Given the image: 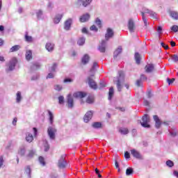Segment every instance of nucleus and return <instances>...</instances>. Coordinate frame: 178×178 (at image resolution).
<instances>
[{
  "instance_id": "55",
  "label": "nucleus",
  "mask_w": 178,
  "mask_h": 178,
  "mask_svg": "<svg viewBox=\"0 0 178 178\" xmlns=\"http://www.w3.org/2000/svg\"><path fill=\"white\" fill-rule=\"evenodd\" d=\"M142 84H143V81L141 79H138L136 81V86L138 87H141Z\"/></svg>"
},
{
  "instance_id": "62",
  "label": "nucleus",
  "mask_w": 178,
  "mask_h": 178,
  "mask_svg": "<svg viewBox=\"0 0 178 178\" xmlns=\"http://www.w3.org/2000/svg\"><path fill=\"white\" fill-rule=\"evenodd\" d=\"M140 80H141L142 81H145V80H147V76H145V75L144 74H141Z\"/></svg>"
},
{
  "instance_id": "14",
  "label": "nucleus",
  "mask_w": 178,
  "mask_h": 178,
  "mask_svg": "<svg viewBox=\"0 0 178 178\" xmlns=\"http://www.w3.org/2000/svg\"><path fill=\"white\" fill-rule=\"evenodd\" d=\"M88 20H90V15L88 13L83 14L79 18L81 23H86V22H88Z\"/></svg>"
},
{
  "instance_id": "36",
  "label": "nucleus",
  "mask_w": 178,
  "mask_h": 178,
  "mask_svg": "<svg viewBox=\"0 0 178 178\" xmlns=\"http://www.w3.org/2000/svg\"><path fill=\"white\" fill-rule=\"evenodd\" d=\"M35 155V152L34 150H30L29 153L26 155V158L30 159V158H33Z\"/></svg>"
},
{
  "instance_id": "30",
  "label": "nucleus",
  "mask_w": 178,
  "mask_h": 178,
  "mask_svg": "<svg viewBox=\"0 0 178 178\" xmlns=\"http://www.w3.org/2000/svg\"><path fill=\"white\" fill-rule=\"evenodd\" d=\"M20 48H22V47H20V45H18V44L13 46L10 49V52H17V51H19V49H20Z\"/></svg>"
},
{
  "instance_id": "29",
  "label": "nucleus",
  "mask_w": 178,
  "mask_h": 178,
  "mask_svg": "<svg viewBox=\"0 0 178 178\" xmlns=\"http://www.w3.org/2000/svg\"><path fill=\"white\" fill-rule=\"evenodd\" d=\"M16 95V102L17 104H20V102H22V99H23V97H22V92H20V91H18Z\"/></svg>"
},
{
  "instance_id": "54",
  "label": "nucleus",
  "mask_w": 178,
  "mask_h": 178,
  "mask_svg": "<svg viewBox=\"0 0 178 178\" xmlns=\"http://www.w3.org/2000/svg\"><path fill=\"white\" fill-rule=\"evenodd\" d=\"M90 30H91V31H98V28H97L95 25H92L90 26Z\"/></svg>"
},
{
  "instance_id": "60",
  "label": "nucleus",
  "mask_w": 178,
  "mask_h": 178,
  "mask_svg": "<svg viewBox=\"0 0 178 178\" xmlns=\"http://www.w3.org/2000/svg\"><path fill=\"white\" fill-rule=\"evenodd\" d=\"M49 150V145H48V142H46V145H44V151L47 152Z\"/></svg>"
},
{
  "instance_id": "42",
  "label": "nucleus",
  "mask_w": 178,
  "mask_h": 178,
  "mask_svg": "<svg viewBox=\"0 0 178 178\" xmlns=\"http://www.w3.org/2000/svg\"><path fill=\"white\" fill-rule=\"evenodd\" d=\"M101 126H102L101 122H94L92 124V127H94V129H99L101 128Z\"/></svg>"
},
{
  "instance_id": "20",
  "label": "nucleus",
  "mask_w": 178,
  "mask_h": 178,
  "mask_svg": "<svg viewBox=\"0 0 178 178\" xmlns=\"http://www.w3.org/2000/svg\"><path fill=\"white\" fill-rule=\"evenodd\" d=\"M25 58L26 60H31L33 59V51L31 50H26Z\"/></svg>"
},
{
  "instance_id": "22",
  "label": "nucleus",
  "mask_w": 178,
  "mask_h": 178,
  "mask_svg": "<svg viewBox=\"0 0 178 178\" xmlns=\"http://www.w3.org/2000/svg\"><path fill=\"white\" fill-rule=\"evenodd\" d=\"M146 73H151L154 72V65L152 64H147L145 67Z\"/></svg>"
},
{
  "instance_id": "34",
  "label": "nucleus",
  "mask_w": 178,
  "mask_h": 178,
  "mask_svg": "<svg viewBox=\"0 0 178 178\" xmlns=\"http://www.w3.org/2000/svg\"><path fill=\"white\" fill-rule=\"evenodd\" d=\"M114 92H115V91L113 90V87L110 88L109 92H108V99H109V101H111V99H112Z\"/></svg>"
},
{
  "instance_id": "24",
  "label": "nucleus",
  "mask_w": 178,
  "mask_h": 178,
  "mask_svg": "<svg viewBox=\"0 0 178 178\" xmlns=\"http://www.w3.org/2000/svg\"><path fill=\"white\" fill-rule=\"evenodd\" d=\"M79 2H81L83 8H87V6H89L90 5L91 2H92V0H78Z\"/></svg>"
},
{
  "instance_id": "63",
  "label": "nucleus",
  "mask_w": 178,
  "mask_h": 178,
  "mask_svg": "<svg viewBox=\"0 0 178 178\" xmlns=\"http://www.w3.org/2000/svg\"><path fill=\"white\" fill-rule=\"evenodd\" d=\"M17 123V118H15L13 120L12 124L13 126H16V124Z\"/></svg>"
},
{
  "instance_id": "9",
  "label": "nucleus",
  "mask_w": 178,
  "mask_h": 178,
  "mask_svg": "<svg viewBox=\"0 0 178 178\" xmlns=\"http://www.w3.org/2000/svg\"><path fill=\"white\" fill-rule=\"evenodd\" d=\"M45 48L48 52H54L55 49V44L51 42H47L45 44Z\"/></svg>"
},
{
  "instance_id": "16",
  "label": "nucleus",
  "mask_w": 178,
  "mask_h": 178,
  "mask_svg": "<svg viewBox=\"0 0 178 178\" xmlns=\"http://www.w3.org/2000/svg\"><path fill=\"white\" fill-rule=\"evenodd\" d=\"M106 49V41L102 40L101 44L99 46V52L104 53Z\"/></svg>"
},
{
  "instance_id": "38",
  "label": "nucleus",
  "mask_w": 178,
  "mask_h": 178,
  "mask_svg": "<svg viewBox=\"0 0 178 178\" xmlns=\"http://www.w3.org/2000/svg\"><path fill=\"white\" fill-rule=\"evenodd\" d=\"M134 170H133L132 168H128L126 170V175L127 176H130L131 175H133Z\"/></svg>"
},
{
  "instance_id": "57",
  "label": "nucleus",
  "mask_w": 178,
  "mask_h": 178,
  "mask_svg": "<svg viewBox=\"0 0 178 178\" xmlns=\"http://www.w3.org/2000/svg\"><path fill=\"white\" fill-rule=\"evenodd\" d=\"M152 11V10H151L147 8H143V12H144L145 13H148L149 15H150V13H151Z\"/></svg>"
},
{
  "instance_id": "32",
  "label": "nucleus",
  "mask_w": 178,
  "mask_h": 178,
  "mask_svg": "<svg viewBox=\"0 0 178 178\" xmlns=\"http://www.w3.org/2000/svg\"><path fill=\"white\" fill-rule=\"evenodd\" d=\"M49 116V123L50 124H54V113L51 112V111H48Z\"/></svg>"
},
{
  "instance_id": "13",
  "label": "nucleus",
  "mask_w": 178,
  "mask_h": 178,
  "mask_svg": "<svg viewBox=\"0 0 178 178\" xmlns=\"http://www.w3.org/2000/svg\"><path fill=\"white\" fill-rule=\"evenodd\" d=\"M85 97H87V93L84 92H76L73 94L74 98H85Z\"/></svg>"
},
{
  "instance_id": "19",
  "label": "nucleus",
  "mask_w": 178,
  "mask_h": 178,
  "mask_svg": "<svg viewBox=\"0 0 178 178\" xmlns=\"http://www.w3.org/2000/svg\"><path fill=\"white\" fill-rule=\"evenodd\" d=\"M97 67H98V63L97 62H94L90 70V72L92 74L91 76H94V73L97 71Z\"/></svg>"
},
{
  "instance_id": "47",
  "label": "nucleus",
  "mask_w": 178,
  "mask_h": 178,
  "mask_svg": "<svg viewBox=\"0 0 178 178\" xmlns=\"http://www.w3.org/2000/svg\"><path fill=\"white\" fill-rule=\"evenodd\" d=\"M172 31H174V33H177L178 32V26L177 25H173L171 27Z\"/></svg>"
},
{
  "instance_id": "7",
  "label": "nucleus",
  "mask_w": 178,
  "mask_h": 178,
  "mask_svg": "<svg viewBox=\"0 0 178 178\" xmlns=\"http://www.w3.org/2000/svg\"><path fill=\"white\" fill-rule=\"evenodd\" d=\"M114 35L113 30L111 28H108L106 30V33L105 34V40L106 41H109L111 38H112Z\"/></svg>"
},
{
  "instance_id": "6",
  "label": "nucleus",
  "mask_w": 178,
  "mask_h": 178,
  "mask_svg": "<svg viewBox=\"0 0 178 178\" xmlns=\"http://www.w3.org/2000/svg\"><path fill=\"white\" fill-rule=\"evenodd\" d=\"M131 154L134 158H136V159H143V155H141V153L136 149H132L131 150Z\"/></svg>"
},
{
  "instance_id": "56",
  "label": "nucleus",
  "mask_w": 178,
  "mask_h": 178,
  "mask_svg": "<svg viewBox=\"0 0 178 178\" xmlns=\"http://www.w3.org/2000/svg\"><path fill=\"white\" fill-rule=\"evenodd\" d=\"M104 87H106V83L104 81H101L99 88H104Z\"/></svg>"
},
{
  "instance_id": "43",
  "label": "nucleus",
  "mask_w": 178,
  "mask_h": 178,
  "mask_svg": "<svg viewBox=\"0 0 178 178\" xmlns=\"http://www.w3.org/2000/svg\"><path fill=\"white\" fill-rule=\"evenodd\" d=\"M86 102L87 104H92V102H94V97L92 96L88 97L86 99Z\"/></svg>"
},
{
  "instance_id": "1",
  "label": "nucleus",
  "mask_w": 178,
  "mask_h": 178,
  "mask_svg": "<svg viewBox=\"0 0 178 178\" xmlns=\"http://www.w3.org/2000/svg\"><path fill=\"white\" fill-rule=\"evenodd\" d=\"M118 74V76L114 78L113 81L116 83L118 91L120 92L122 91V88H123L122 84L124 83V72L123 71H119Z\"/></svg>"
},
{
  "instance_id": "51",
  "label": "nucleus",
  "mask_w": 178,
  "mask_h": 178,
  "mask_svg": "<svg viewBox=\"0 0 178 178\" xmlns=\"http://www.w3.org/2000/svg\"><path fill=\"white\" fill-rule=\"evenodd\" d=\"M175 78H172L171 79L168 78L167 82H168V85L170 86V84H173V83L175 82Z\"/></svg>"
},
{
  "instance_id": "44",
  "label": "nucleus",
  "mask_w": 178,
  "mask_h": 178,
  "mask_svg": "<svg viewBox=\"0 0 178 178\" xmlns=\"http://www.w3.org/2000/svg\"><path fill=\"white\" fill-rule=\"evenodd\" d=\"M149 16L152 17V19H158V15L156 13L152 11L149 14Z\"/></svg>"
},
{
  "instance_id": "45",
  "label": "nucleus",
  "mask_w": 178,
  "mask_h": 178,
  "mask_svg": "<svg viewBox=\"0 0 178 178\" xmlns=\"http://www.w3.org/2000/svg\"><path fill=\"white\" fill-rule=\"evenodd\" d=\"M4 162L5 160L3 159V156L0 155V168H2L3 166Z\"/></svg>"
},
{
  "instance_id": "12",
  "label": "nucleus",
  "mask_w": 178,
  "mask_h": 178,
  "mask_svg": "<svg viewBox=\"0 0 178 178\" xmlns=\"http://www.w3.org/2000/svg\"><path fill=\"white\" fill-rule=\"evenodd\" d=\"M92 111H88L84 118H83V120L85 122V123H88V121L92 118Z\"/></svg>"
},
{
  "instance_id": "28",
  "label": "nucleus",
  "mask_w": 178,
  "mask_h": 178,
  "mask_svg": "<svg viewBox=\"0 0 178 178\" xmlns=\"http://www.w3.org/2000/svg\"><path fill=\"white\" fill-rule=\"evenodd\" d=\"M120 54H122V46H119L114 51V58H118V56L120 55Z\"/></svg>"
},
{
  "instance_id": "48",
  "label": "nucleus",
  "mask_w": 178,
  "mask_h": 178,
  "mask_svg": "<svg viewBox=\"0 0 178 178\" xmlns=\"http://www.w3.org/2000/svg\"><path fill=\"white\" fill-rule=\"evenodd\" d=\"M166 165L167 166H169V168H172V166L174 165L173 161L168 160L166 161Z\"/></svg>"
},
{
  "instance_id": "52",
  "label": "nucleus",
  "mask_w": 178,
  "mask_h": 178,
  "mask_svg": "<svg viewBox=\"0 0 178 178\" xmlns=\"http://www.w3.org/2000/svg\"><path fill=\"white\" fill-rule=\"evenodd\" d=\"M172 60H174V62H178V56L176 54H174L171 56Z\"/></svg>"
},
{
  "instance_id": "49",
  "label": "nucleus",
  "mask_w": 178,
  "mask_h": 178,
  "mask_svg": "<svg viewBox=\"0 0 178 178\" xmlns=\"http://www.w3.org/2000/svg\"><path fill=\"white\" fill-rule=\"evenodd\" d=\"M65 102V97H63V96H60L58 97V102L60 105H62V104H63V102Z\"/></svg>"
},
{
  "instance_id": "31",
  "label": "nucleus",
  "mask_w": 178,
  "mask_h": 178,
  "mask_svg": "<svg viewBox=\"0 0 178 178\" xmlns=\"http://www.w3.org/2000/svg\"><path fill=\"white\" fill-rule=\"evenodd\" d=\"M85 43H86V38L81 37V38H79V40L77 41L78 45L83 46V45H84Z\"/></svg>"
},
{
  "instance_id": "17",
  "label": "nucleus",
  "mask_w": 178,
  "mask_h": 178,
  "mask_svg": "<svg viewBox=\"0 0 178 178\" xmlns=\"http://www.w3.org/2000/svg\"><path fill=\"white\" fill-rule=\"evenodd\" d=\"M67 105H68V108H72L73 105H74V100H73V97H72V95H67Z\"/></svg>"
},
{
  "instance_id": "40",
  "label": "nucleus",
  "mask_w": 178,
  "mask_h": 178,
  "mask_svg": "<svg viewBox=\"0 0 178 178\" xmlns=\"http://www.w3.org/2000/svg\"><path fill=\"white\" fill-rule=\"evenodd\" d=\"M40 67H41V65H40L39 63H35L34 64H33V65L31 67V70H34L35 69H40Z\"/></svg>"
},
{
  "instance_id": "5",
  "label": "nucleus",
  "mask_w": 178,
  "mask_h": 178,
  "mask_svg": "<svg viewBox=\"0 0 178 178\" xmlns=\"http://www.w3.org/2000/svg\"><path fill=\"white\" fill-rule=\"evenodd\" d=\"M65 158L66 156L62 155L58 160V168H60V169H65V168L67 166V162L66 161V160H65Z\"/></svg>"
},
{
  "instance_id": "25",
  "label": "nucleus",
  "mask_w": 178,
  "mask_h": 178,
  "mask_svg": "<svg viewBox=\"0 0 178 178\" xmlns=\"http://www.w3.org/2000/svg\"><path fill=\"white\" fill-rule=\"evenodd\" d=\"M81 61L83 65H87V63L90 62V56H88V54H85L82 58Z\"/></svg>"
},
{
  "instance_id": "61",
  "label": "nucleus",
  "mask_w": 178,
  "mask_h": 178,
  "mask_svg": "<svg viewBox=\"0 0 178 178\" xmlns=\"http://www.w3.org/2000/svg\"><path fill=\"white\" fill-rule=\"evenodd\" d=\"M54 77H55V75H54L53 73H49L47 76V79H54Z\"/></svg>"
},
{
  "instance_id": "35",
  "label": "nucleus",
  "mask_w": 178,
  "mask_h": 178,
  "mask_svg": "<svg viewBox=\"0 0 178 178\" xmlns=\"http://www.w3.org/2000/svg\"><path fill=\"white\" fill-rule=\"evenodd\" d=\"M25 172L28 174V177L31 178V168H30V165L26 166Z\"/></svg>"
},
{
  "instance_id": "37",
  "label": "nucleus",
  "mask_w": 178,
  "mask_h": 178,
  "mask_svg": "<svg viewBox=\"0 0 178 178\" xmlns=\"http://www.w3.org/2000/svg\"><path fill=\"white\" fill-rule=\"evenodd\" d=\"M120 133L121 134H129V129L127 128H120L119 129Z\"/></svg>"
},
{
  "instance_id": "26",
  "label": "nucleus",
  "mask_w": 178,
  "mask_h": 178,
  "mask_svg": "<svg viewBox=\"0 0 178 178\" xmlns=\"http://www.w3.org/2000/svg\"><path fill=\"white\" fill-rule=\"evenodd\" d=\"M26 140L27 143H32L33 140H34V136H33V134L28 132L26 134Z\"/></svg>"
},
{
  "instance_id": "64",
  "label": "nucleus",
  "mask_w": 178,
  "mask_h": 178,
  "mask_svg": "<svg viewBox=\"0 0 178 178\" xmlns=\"http://www.w3.org/2000/svg\"><path fill=\"white\" fill-rule=\"evenodd\" d=\"M124 156H125L126 159H129L130 158V153H129V152H126L124 153Z\"/></svg>"
},
{
  "instance_id": "21",
  "label": "nucleus",
  "mask_w": 178,
  "mask_h": 178,
  "mask_svg": "<svg viewBox=\"0 0 178 178\" xmlns=\"http://www.w3.org/2000/svg\"><path fill=\"white\" fill-rule=\"evenodd\" d=\"M169 15L174 20H178V13L177 11L170 10Z\"/></svg>"
},
{
  "instance_id": "8",
  "label": "nucleus",
  "mask_w": 178,
  "mask_h": 178,
  "mask_svg": "<svg viewBox=\"0 0 178 178\" xmlns=\"http://www.w3.org/2000/svg\"><path fill=\"white\" fill-rule=\"evenodd\" d=\"M128 29L130 33H134L136 30V24H134V21L131 19L128 22Z\"/></svg>"
},
{
  "instance_id": "50",
  "label": "nucleus",
  "mask_w": 178,
  "mask_h": 178,
  "mask_svg": "<svg viewBox=\"0 0 178 178\" xmlns=\"http://www.w3.org/2000/svg\"><path fill=\"white\" fill-rule=\"evenodd\" d=\"M54 90H56V91H61L62 86H60V85H55L54 86Z\"/></svg>"
},
{
  "instance_id": "46",
  "label": "nucleus",
  "mask_w": 178,
  "mask_h": 178,
  "mask_svg": "<svg viewBox=\"0 0 178 178\" xmlns=\"http://www.w3.org/2000/svg\"><path fill=\"white\" fill-rule=\"evenodd\" d=\"M39 162L42 166H45V161H44V157L40 156L39 157Z\"/></svg>"
},
{
  "instance_id": "53",
  "label": "nucleus",
  "mask_w": 178,
  "mask_h": 178,
  "mask_svg": "<svg viewBox=\"0 0 178 178\" xmlns=\"http://www.w3.org/2000/svg\"><path fill=\"white\" fill-rule=\"evenodd\" d=\"M57 66L58 65H56V63L53 64V65L51 67L50 72H55V70H56Z\"/></svg>"
},
{
  "instance_id": "33",
  "label": "nucleus",
  "mask_w": 178,
  "mask_h": 178,
  "mask_svg": "<svg viewBox=\"0 0 178 178\" xmlns=\"http://www.w3.org/2000/svg\"><path fill=\"white\" fill-rule=\"evenodd\" d=\"M135 60L137 63V65H140L141 62V57L140 56V54L136 53L135 54Z\"/></svg>"
},
{
  "instance_id": "15",
  "label": "nucleus",
  "mask_w": 178,
  "mask_h": 178,
  "mask_svg": "<svg viewBox=\"0 0 178 178\" xmlns=\"http://www.w3.org/2000/svg\"><path fill=\"white\" fill-rule=\"evenodd\" d=\"M153 118L155 122L156 129H159V127H161V124H162L161 120H159V117H158V115H154Z\"/></svg>"
},
{
  "instance_id": "11",
  "label": "nucleus",
  "mask_w": 178,
  "mask_h": 178,
  "mask_svg": "<svg viewBox=\"0 0 178 178\" xmlns=\"http://www.w3.org/2000/svg\"><path fill=\"white\" fill-rule=\"evenodd\" d=\"M35 13L36 15V17L38 20H42L44 19V12L42 10L39 9V10H35Z\"/></svg>"
},
{
  "instance_id": "39",
  "label": "nucleus",
  "mask_w": 178,
  "mask_h": 178,
  "mask_svg": "<svg viewBox=\"0 0 178 178\" xmlns=\"http://www.w3.org/2000/svg\"><path fill=\"white\" fill-rule=\"evenodd\" d=\"M95 24H97V26H98L99 29L102 27V22H101V19L99 18H96Z\"/></svg>"
},
{
  "instance_id": "27",
  "label": "nucleus",
  "mask_w": 178,
  "mask_h": 178,
  "mask_svg": "<svg viewBox=\"0 0 178 178\" xmlns=\"http://www.w3.org/2000/svg\"><path fill=\"white\" fill-rule=\"evenodd\" d=\"M18 155H20V156H24V155H26V147L24 146L19 147Z\"/></svg>"
},
{
  "instance_id": "41",
  "label": "nucleus",
  "mask_w": 178,
  "mask_h": 178,
  "mask_svg": "<svg viewBox=\"0 0 178 178\" xmlns=\"http://www.w3.org/2000/svg\"><path fill=\"white\" fill-rule=\"evenodd\" d=\"M25 41H26V42H33V37L29 36L28 34H26L25 35Z\"/></svg>"
},
{
  "instance_id": "2",
  "label": "nucleus",
  "mask_w": 178,
  "mask_h": 178,
  "mask_svg": "<svg viewBox=\"0 0 178 178\" xmlns=\"http://www.w3.org/2000/svg\"><path fill=\"white\" fill-rule=\"evenodd\" d=\"M16 65H17V58L16 57H13L6 64V73L13 72L16 67Z\"/></svg>"
},
{
  "instance_id": "3",
  "label": "nucleus",
  "mask_w": 178,
  "mask_h": 178,
  "mask_svg": "<svg viewBox=\"0 0 178 178\" xmlns=\"http://www.w3.org/2000/svg\"><path fill=\"white\" fill-rule=\"evenodd\" d=\"M56 128L55 126H49L47 129V134L50 138V140H55L56 134Z\"/></svg>"
},
{
  "instance_id": "18",
  "label": "nucleus",
  "mask_w": 178,
  "mask_h": 178,
  "mask_svg": "<svg viewBox=\"0 0 178 178\" xmlns=\"http://www.w3.org/2000/svg\"><path fill=\"white\" fill-rule=\"evenodd\" d=\"M88 84L90 88H93V90H97V83L94 81L91 78H88Z\"/></svg>"
},
{
  "instance_id": "10",
  "label": "nucleus",
  "mask_w": 178,
  "mask_h": 178,
  "mask_svg": "<svg viewBox=\"0 0 178 178\" xmlns=\"http://www.w3.org/2000/svg\"><path fill=\"white\" fill-rule=\"evenodd\" d=\"M72 22H73V19H72L71 18H69L65 22L64 29L66 30V31H69V30H70V27H72Z\"/></svg>"
},
{
  "instance_id": "58",
  "label": "nucleus",
  "mask_w": 178,
  "mask_h": 178,
  "mask_svg": "<svg viewBox=\"0 0 178 178\" xmlns=\"http://www.w3.org/2000/svg\"><path fill=\"white\" fill-rule=\"evenodd\" d=\"M161 47H163V48H164V49H169V46L165 44L164 42H161Z\"/></svg>"
},
{
  "instance_id": "4",
  "label": "nucleus",
  "mask_w": 178,
  "mask_h": 178,
  "mask_svg": "<svg viewBox=\"0 0 178 178\" xmlns=\"http://www.w3.org/2000/svg\"><path fill=\"white\" fill-rule=\"evenodd\" d=\"M149 115L145 114L143 118H142V122H140V124L143 127L145 128H149L150 125L149 124Z\"/></svg>"
},
{
  "instance_id": "23",
  "label": "nucleus",
  "mask_w": 178,
  "mask_h": 178,
  "mask_svg": "<svg viewBox=\"0 0 178 178\" xmlns=\"http://www.w3.org/2000/svg\"><path fill=\"white\" fill-rule=\"evenodd\" d=\"M62 17H63V15L62 14H58L57 15H56L54 19V22L55 23V24H58V23H60V20H62Z\"/></svg>"
},
{
  "instance_id": "59",
  "label": "nucleus",
  "mask_w": 178,
  "mask_h": 178,
  "mask_svg": "<svg viewBox=\"0 0 178 178\" xmlns=\"http://www.w3.org/2000/svg\"><path fill=\"white\" fill-rule=\"evenodd\" d=\"M73 82V79H70V78H66L64 79V83H72Z\"/></svg>"
}]
</instances>
